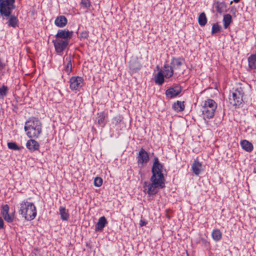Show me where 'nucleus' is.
I'll list each match as a JSON object with an SVG mask.
<instances>
[{"instance_id":"nucleus-13","label":"nucleus","mask_w":256,"mask_h":256,"mask_svg":"<svg viewBox=\"0 0 256 256\" xmlns=\"http://www.w3.org/2000/svg\"><path fill=\"white\" fill-rule=\"evenodd\" d=\"M9 206L8 204H5L2 206L1 214L4 218V220L8 223H12L14 222V214H10L9 212Z\"/></svg>"},{"instance_id":"nucleus-44","label":"nucleus","mask_w":256,"mask_h":256,"mask_svg":"<svg viewBox=\"0 0 256 256\" xmlns=\"http://www.w3.org/2000/svg\"><path fill=\"white\" fill-rule=\"evenodd\" d=\"M18 96H17V97L15 98V100H15V101H16V100H18Z\"/></svg>"},{"instance_id":"nucleus-41","label":"nucleus","mask_w":256,"mask_h":256,"mask_svg":"<svg viewBox=\"0 0 256 256\" xmlns=\"http://www.w3.org/2000/svg\"><path fill=\"white\" fill-rule=\"evenodd\" d=\"M4 222L2 218L0 216V229L4 228Z\"/></svg>"},{"instance_id":"nucleus-15","label":"nucleus","mask_w":256,"mask_h":256,"mask_svg":"<svg viewBox=\"0 0 256 256\" xmlns=\"http://www.w3.org/2000/svg\"><path fill=\"white\" fill-rule=\"evenodd\" d=\"M162 72L164 74L166 78H170L175 74V72L172 68L171 65L164 64L162 68Z\"/></svg>"},{"instance_id":"nucleus-14","label":"nucleus","mask_w":256,"mask_h":256,"mask_svg":"<svg viewBox=\"0 0 256 256\" xmlns=\"http://www.w3.org/2000/svg\"><path fill=\"white\" fill-rule=\"evenodd\" d=\"M108 224V221L104 216H101L95 225L94 230L96 232H102L104 228Z\"/></svg>"},{"instance_id":"nucleus-37","label":"nucleus","mask_w":256,"mask_h":256,"mask_svg":"<svg viewBox=\"0 0 256 256\" xmlns=\"http://www.w3.org/2000/svg\"><path fill=\"white\" fill-rule=\"evenodd\" d=\"M6 64L0 60V77L4 76L5 73Z\"/></svg>"},{"instance_id":"nucleus-39","label":"nucleus","mask_w":256,"mask_h":256,"mask_svg":"<svg viewBox=\"0 0 256 256\" xmlns=\"http://www.w3.org/2000/svg\"><path fill=\"white\" fill-rule=\"evenodd\" d=\"M12 110L14 112L16 113L17 112H18V100H16V101L15 102H14L12 104Z\"/></svg>"},{"instance_id":"nucleus-36","label":"nucleus","mask_w":256,"mask_h":256,"mask_svg":"<svg viewBox=\"0 0 256 256\" xmlns=\"http://www.w3.org/2000/svg\"><path fill=\"white\" fill-rule=\"evenodd\" d=\"M88 34L89 32L88 31L84 30L80 34L79 36H78V38L80 40L83 38H86L88 36Z\"/></svg>"},{"instance_id":"nucleus-43","label":"nucleus","mask_w":256,"mask_h":256,"mask_svg":"<svg viewBox=\"0 0 256 256\" xmlns=\"http://www.w3.org/2000/svg\"><path fill=\"white\" fill-rule=\"evenodd\" d=\"M166 217H167L168 218H170V216L169 214H166Z\"/></svg>"},{"instance_id":"nucleus-9","label":"nucleus","mask_w":256,"mask_h":256,"mask_svg":"<svg viewBox=\"0 0 256 256\" xmlns=\"http://www.w3.org/2000/svg\"><path fill=\"white\" fill-rule=\"evenodd\" d=\"M182 90L181 86L178 84H174L166 91L165 94L167 98H172L178 96Z\"/></svg>"},{"instance_id":"nucleus-38","label":"nucleus","mask_w":256,"mask_h":256,"mask_svg":"<svg viewBox=\"0 0 256 256\" xmlns=\"http://www.w3.org/2000/svg\"><path fill=\"white\" fill-rule=\"evenodd\" d=\"M122 117L121 116H118L114 118L112 122L116 126L122 122Z\"/></svg>"},{"instance_id":"nucleus-17","label":"nucleus","mask_w":256,"mask_h":256,"mask_svg":"<svg viewBox=\"0 0 256 256\" xmlns=\"http://www.w3.org/2000/svg\"><path fill=\"white\" fill-rule=\"evenodd\" d=\"M68 23V20L64 16H58L55 20V25L58 28L64 27Z\"/></svg>"},{"instance_id":"nucleus-40","label":"nucleus","mask_w":256,"mask_h":256,"mask_svg":"<svg viewBox=\"0 0 256 256\" xmlns=\"http://www.w3.org/2000/svg\"><path fill=\"white\" fill-rule=\"evenodd\" d=\"M148 224V222L144 219H141L140 222V226H146V224Z\"/></svg>"},{"instance_id":"nucleus-23","label":"nucleus","mask_w":256,"mask_h":256,"mask_svg":"<svg viewBox=\"0 0 256 256\" xmlns=\"http://www.w3.org/2000/svg\"><path fill=\"white\" fill-rule=\"evenodd\" d=\"M59 214L60 216V218L62 220L67 221L69 218L70 214L68 213V210L66 209L65 207H60Z\"/></svg>"},{"instance_id":"nucleus-35","label":"nucleus","mask_w":256,"mask_h":256,"mask_svg":"<svg viewBox=\"0 0 256 256\" xmlns=\"http://www.w3.org/2000/svg\"><path fill=\"white\" fill-rule=\"evenodd\" d=\"M81 4L84 8H89L91 6V2L89 0H82Z\"/></svg>"},{"instance_id":"nucleus-42","label":"nucleus","mask_w":256,"mask_h":256,"mask_svg":"<svg viewBox=\"0 0 256 256\" xmlns=\"http://www.w3.org/2000/svg\"><path fill=\"white\" fill-rule=\"evenodd\" d=\"M240 0H233V2H234L235 3H238L240 2ZM232 1H231L230 4H232Z\"/></svg>"},{"instance_id":"nucleus-25","label":"nucleus","mask_w":256,"mask_h":256,"mask_svg":"<svg viewBox=\"0 0 256 256\" xmlns=\"http://www.w3.org/2000/svg\"><path fill=\"white\" fill-rule=\"evenodd\" d=\"M212 239L216 242L220 241L222 238V233L218 229H214L212 232Z\"/></svg>"},{"instance_id":"nucleus-30","label":"nucleus","mask_w":256,"mask_h":256,"mask_svg":"<svg viewBox=\"0 0 256 256\" xmlns=\"http://www.w3.org/2000/svg\"><path fill=\"white\" fill-rule=\"evenodd\" d=\"M8 86L2 85L0 88V99H3L8 94Z\"/></svg>"},{"instance_id":"nucleus-5","label":"nucleus","mask_w":256,"mask_h":256,"mask_svg":"<svg viewBox=\"0 0 256 256\" xmlns=\"http://www.w3.org/2000/svg\"><path fill=\"white\" fill-rule=\"evenodd\" d=\"M216 108L217 104L214 100L208 99L205 100L202 110L204 118L210 119L213 118Z\"/></svg>"},{"instance_id":"nucleus-7","label":"nucleus","mask_w":256,"mask_h":256,"mask_svg":"<svg viewBox=\"0 0 256 256\" xmlns=\"http://www.w3.org/2000/svg\"><path fill=\"white\" fill-rule=\"evenodd\" d=\"M244 93L242 90H236L234 92H232V95L230 96V104L234 106H240L242 102V97Z\"/></svg>"},{"instance_id":"nucleus-21","label":"nucleus","mask_w":256,"mask_h":256,"mask_svg":"<svg viewBox=\"0 0 256 256\" xmlns=\"http://www.w3.org/2000/svg\"><path fill=\"white\" fill-rule=\"evenodd\" d=\"M164 78L165 76L162 73V70H160L154 76V80L155 83L159 86H162L164 82Z\"/></svg>"},{"instance_id":"nucleus-20","label":"nucleus","mask_w":256,"mask_h":256,"mask_svg":"<svg viewBox=\"0 0 256 256\" xmlns=\"http://www.w3.org/2000/svg\"><path fill=\"white\" fill-rule=\"evenodd\" d=\"M242 148L248 152H250L252 151L254 147L252 144L249 141L244 140H242L240 142Z\"/></svg>"},{"instance_id":"nucleus-34","label":"nucleus","mask_w":256,"mask_h":256,"mask_svg":"<svg viewBox=\"0 0 256 256\" xmlns=\"http://www.w3.org/2000/svg\"><path fill=\"white\" fill-rule=\"evenodd\" d=\"M102 182L103 180L101 178L96 176L94 180V184L95 186L100 187L102 185Z\"/></svg>"},{"instance_id":"nucleus-33","label":"nucleus","mask_w":256,"mask_h":256,"mask_svg":"<svg viewBox=\"0 0 256 256\" xmlns=\"http://www.w3.org/2000/svg\"><path fill=\"white\" fill-rule=\"evenodd\" d=\"M8 146L9 149L14 150H20L21 148L17 145L14 142H10L8 143Z\"/></svg>"},{"instance_id":"nucleus-22","label":"nucleus","mask_w":256,"mask_h":256,"mask_svg":"<svg viewBox=\"0 0 256 256\" xmlns=\"http://www.w3.org/2000/svg\"><path fill=\"white\" fill-rule=\"evenodd\" d=\"M129 66L130 70L134 72H137L142 68V66L137 60H132L130 62Z\"/></svg>"},{"instance_id":"nucleus-28","label":"nucleus","mask_w":256,"mask_h":256,"mask_svg":"<svg viewBox=\"0 0 256 256\" xmlns=\"http://www.w3.org/2000/svg\"><path fill=\"white\" fill-rule=\"evenodd\" d=\"M198 22L199 24L201 26H204L206 25L207 22V18L206 17V15L204 12H202L199 15L198 18Z\"/></svg>"},{"instance_id":"nucleus-10","label":"nucleus","mask_w":256,"mask_h":256,"mask_svg":"<svg viewBox=\"0 0 256 256\" xmlns=\"http://www.w3.org/2000/svg\"><path fill=\"white\" fill-rule=\"evenodd\" d=\"M184 60L182 58L174 57L172 58L170 64L175 72V74L176 75L182 71V68L184 66Z\"/></svg>"},{"instance_id":"nucleus-26","label":"nucleus","mask_w":256,"mask_h":256,"mask_svg":"<svg viewBox=\"0 0 256 256\" xmlns=\"http://www.w3.org/2000/svg\"><path fill=\"white\" fill-rule=\"evenodd\" d=\"M224 26L225 29L227 28L232 22V16L230 14H226L223 18Z\"/></svg>"},{"instance_id":"nucleus-31","label":"nucleus","mask_w":256,"mask_h":256,"mask_svg":"<svg viewBox=\"0 0 256 256\" xmlns=\"http://www.w3.org/2000/svg\"><path fill=\"white\" fill-rule=\"evenodd\" d=\"M226 8V4L224 2L218 3L216 6V10L219 14H222L224 8Z\"/></svg>"},{"instance_id":"nucleus-12","label":"nucleus","mask_w":256,"mask_h":256,"mask_svg":"<svg viewBox=\"0 0 256 256\" xmlns=\"http://www.w3.org/2000/svg\"><path fill=\"white\" fill-rule=\"evenodd\" d=\"M72 31H69L67 29H60L58 30L57 34L55 36V38L56 39H61L70 42V40L72 38Z\"/></svg>"},{"instance_id":"nucleus-6","label":"nucleus","mask_w":256,"mask_h":256,"mask_svg":"<svg viewBox=\"0 0 256 256\" xmlns=\"http://www.w3.org/2000/svg\"><path fill=\"white\" fill-rule=\"evenodd\" d=\"M52 42L54 44L56 52L60 55H62V54L68 48L70 43L68 41L61 39L53 40Z\"/></svg>"},{"instance_id":"nucleus-16","label":"nucleus","mask_w":256,"mask_h":256,"mask_svg":"<svg viewBox=\"0 0 256 256\" xmlns=\"http://www.w3.org/2000/svg\"><path fill=\"white\" fill-rule=\"evenodd\" d=\"M204 170L202 162L196 158L193 162V173L196 175L198 176Z\"/></svg>"},{"instance_id":"nucleus-29","label":"nucleus","mask_w":256,"mask_h":256,"mask_svg":"<svg viewBox=\"0 0 256 256\" xmlns=\"http://www.w3.org/2000/svg\"><path fill=\"white\" fill-rule=\"evenodd\" d=\"M98 116V124L100 125H104V120L106 114L104 112H102L97 114Z\"/></svg>"},{"instance_id":"nucleus-32","label":"nucleus","mask_w":256,"mask_h":256,"mask_svg":"<svg viewBox=\"0 0 256 256\" xmlns=\"http://www.w3.org/2000/svg\"><path fill=\"white\" fill-rule=\"evenodd\" d=\"M222 30V26L218 23L214 24L212 28V34L213 35L216 33L220 32Z\"/></svg>"},{"instance_id":"nucleus-11","label":"nucleus","mask_w":256,"mask_h":256,"mask_svg":"<svg viewBox=\"0 0 256 256\" xmlns=\"http://www.w3.org/2000/svg\"><path fill=\"white\" fill-rule=\"evenodd\" d=\"M84 79L81 76H72L70 80V88L72 90H78L82 86Z\"/></svg>"},{"instance_id":"nucleus-19","label":"nucleus","mask_w":256,"mask_h":256,"mask_svg":"<svg viewBox=\"0 0 256 256\" xmlns=\"http://www.w3.org/2000/svg\"><path fill=\"white\" fill-rule=\"evenodd\" d=\"M26 148L30 151H35L39 148V144L34 140H30L26 144Z\"/></svg>"},{"instance_id":"nucleus-8","label":"nucleus","mask_w":256,"mask_h":256,"mask_svg":"<svg viewBox=\"0 0 256 256\" xmlns=\"http://www.w3.org/2000/svg\"><path fill=\"white\" fill-rule=\"evenodd\" d=\"M136 158L138 165L142 167L149 162L150 156L148 152L144 148H142L138 152Z\"/></svg>"},{"instance_id":"nucleus-2","label":"nucleus","mask_w":256,"mask_h":256,"mask_svg":"<svg viewBox=\"0 0 256 256\" xmlns=\"http://www.w3.org/2000/svg\"><path fill=\"white\" fill-rule=\"evenodd\" d=\"M15 0H0V15L2 20H8L6 24L9 27L14 28L18 26V20L14 15L12 14L15 8Z\"/></svg>"},{"instance_id":"nucleus-18","label":"nucleus","mask_w":256,"mask_h":256,"mask_svg":"<svg viewBox=\"0 0 256 256\" xmlns=\"http://www.w3.org/2000/svg\"><path fill=\"white\" fill-rule=\"evenodd\" d=\"M64 63L66 62V64L64 66V71L69 74L72 72V56L70 55L65 56L64 58Z\"/></svg>"},{"instance_id":"nucleus-4","label":"nucleus","mask_w":256,"mask_h":256,"mask_svg":"<svg viewBox=\"0 0 256 256\" xmlns=\"http://www.w3.org/2000/svg\"><path fill=\"white\" fill-rule=\"evenodd\" d=\"M18 213L26 220H32L34 219L36 216V208L34 203L24 200L20 204Z\"/></svg>"},{"instance_id":"nucleus-3","label":"nucleus","mask_w":256,"mask_h":256,"mask_svg":"<svg viewBox=\"0 0 256 256\" xmlns=\"http://www.w3.org/2000/svg\"><path fill=\"white\" fill-rule=\"evenodd\" d=\"M24 130L28 138H37L42 132V124L38 118L31 117L25 122Z\"/></svg>"},{"instance_id":"nucleus-24","label":"nucleus","mask_w":256,"mask_h":256,"mask_svg":"<svg viewBox=\"0 0 256 256\" xmlns=\"http://www.w3.org/2000/svg\"><path fill=\"white\" fill-rule=\"evenodd\" d=\"M248 67L252 69H256V52L251 54L248 58Z\"/></svg>"},{"instance_id":"nucleus-1","label":"nucleus","mask_w":256,"mask_h":256,"mask_svg":"<svg viewBox=\"0 0 256 256\" xmlns=\"http://www.w3.org/2000/svg\"><path fill=\"white\" fill-rule=\"evenodd\" d=\"M164 165L160 163L158 157L154 159V162L152 168V176L150 182H145L144 187V192L150 196L156 194L160 189L166 187V179L163 174Z\"/></svg>"},{"instance_id":"nucleus-27","label":"nucleus","mask_w":256,"mask_h":256,"mask_svg":"<svg viewBox=\"0 0 256 256\" xmlns=\"http://www.w3.org/2000/svg\"><path fill=\"white\" fill-rule=\"evenodd\" d=\"M184 102L177 100L172 105V108L176 112H181L184 110Z\"/></svg>"}]
</instances>
